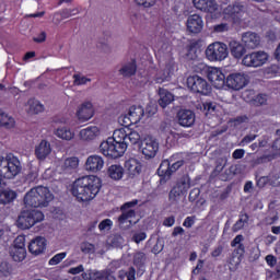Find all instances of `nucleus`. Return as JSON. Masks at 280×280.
I'll return each instance as SVG.
<instances>
[{"label": "nucleus", "instance_id": "f257e3e1", "mask_svg": "<svg viewBox=\"0 0 280 280\" xmlns=\"http://www.w3.org/2000/svg\"><path fill=\"white\" fill-rule=\"evenodd\" d=\"M102 189V179L97 176H83L78 178L72 186L71 192L80 202L93 200Z\"/></svg>", "mask_w": 280, "mask_h": 280}, {"label": "nucleus", "instance_id": "f03ea898", "mask_svg": "<svg viewBox=\"0 0 280 280\" xmlns=\"http://www.w3.org/2000/svg\"><path fill=\"white\" fill-rule=\"evenodd\" d=\"M25 207L32 209H45L54 200V194L45 186H37L31 188L24 196Z\"/></svg>", "mask_w": 280, "mask_h": 280}, {"label": "nucleus", "instance_id": "7ed1b4c3", "mask_svg": "<svg viewBox=\"0 0 280 280\" xmlns=\"http://www.w3.org/2000/svg\"><path fill=\"white\" fill-rule=\"evenodd\" d=\"M23 166H21V161L14 154L9 153L5 158H0V191L3 189V179L12 180L16 178Z\"/></svg>", "mask_w": 280, "mask_h": 280}, {"label": "nucleus", "instance_id": "20e7f679", "mask_svg": "<svg viewBox=\"0 0 280 280\" xmlns=\"http://www.w3.org/2000/svg\"><path fill=\"white\" fill-rule=\"evenodd\" d=\"M45 220V214H43L39 210H24L20 213L16 220L18 229H22V231H27L38 224V222H43Z\"/></svg>", "mask_w": 280, "mask_h": 280}, {"label": "nucleus", "instance_id": "39448f33", "mask_svg": "<svg viewBox=\"0 0 280 280\" xmlns=\"http://www.w3.org/2000/svg\"><path fill=\"white\" fill-rule=\"evenodd\" d=\"M126 150H128V144L125 142L106 140L100 144V152L109 159H119L120 156H124Z\"/></svg>", "mask_w": 280, "mask_h": 280}, {"label": "nucleus", "instance_id": "423d86ee", "mask_svg": "<svg viewBox=\"0 0 280 280\" xmlns=\"http://www.w3.org/2000/svg\"><path fill=\"white\" fill-rule=\"evenodd\" d=\"M228 57L229 47L224 43H212L206 49V58H208L210 62H222V60H226Z\"/></svg>", "mask_w": 280, "mask_h": 280}, {"label": "nucleus", "instance_id": "0eeeda50", "mask_svg": "<svg viewBox=\"0 0 280 280\" xmlns=\"http://www.w3.org/2000/svg\"><path fill=\"white\" fill-rule=\"evenodd\" d=\"M137 205H139V200L135 199L124 203L120 207V211H122V213L118 217V226L120 229H130V226H132V221H130V218H135L137 215V212H135L132 209L133 207H137Z\"/></svg>", "mask_w": 280, "mask_h": 280}, {"label": "nucleus", "instance_id": "6e6552de", "mask_svg": "<svg viewBox=\"0 0 280 280\" xmlns=\"http://www.w3.org/2000/svg\"><path fill=\"white\" fill-rule=\"evenodd\" d=\"M199 69H201L203 73H207V78L214 89H224V85L226 84V77L222 70L218 68H209L205 63H200Z\"/></svg>", "mask_w": 280, "mask_h": 280}, {"label": "nucleus", "instance_id": "1a4fd4ad", "mask_svg": "<svg viewBox=\"0 0 280 280\" xmlns=\"http://www.w3.org/2000/svg\"><path fill=\"white\" fill-rule=\"evenodd\" d=\"M145 116V109L141 105H132L129 107L127 114L119 117V122L128 128V126H132V124H139L141 119Z\"/></svg>", "mask_w": 280, "mask_h": 280}, {"label": "nucleus", "instance_id": "9d476101", "mask_svg": "<svg viewBox=\"0 0 280 280\" xmlns=\"http://www.w3.org/2000/svg\"><path fill=\"white\" fill-rule=\"evenodd\" d=\"M187 86L192 93H199L200 95H209L211 93V85L202 77H188Z\"/></svg>", "mask_w": 280, "mask_h": 280}, {"label": "nucleus", "instance_id": "9b49d317", "mask_svg": "<svg viewBox=\"0 0 280 280\" xmlns=\"http://www.w3.org/2000/svg\"><path fill=\"white\" fill-rule=\"evenodd\" d=\"M225 85L228 89H232L233 91H240L244 89V86L248 85V74L243 72H233L226 77Z\"/></svg>", "mask_w": 280, "mask_h": 280}, {"label": "nucleus", "instance_id": "f8f14e48", "mask_svg": "<svg viewBox=\"0 0 280 280\" xmlns=\"http://www.w3.org/2000/svg\"><path fill=\"white\" fill-rule=\"evenodd\" d=\"M266 62H268V54L261 50L247 54L242 59L244 67H264Z\"/></svg>", "mask_w": 280, "mask_h": 280}, {"label": "nucleus", "instance_id": "ddd939ff", "mask_svg": "<svg viewBox=\"0 0 280 280\" xmlns=\"http://www.w3.org/2000/svg\"><path fill=\"white\" fill-rule=\"evenodd\" d=\"M140 150L148 161L154 159L159 154V140L152 137H147L141 140Z\"/></svg>", "mask_w": 280, "mask_h": 280}, {"label": "nucleus", "instance_id": "4468645a", "mask_svg": "<svg viewBox=\"0 0 280 280\" xmlns=\"http://www.w3.org/2000/svg\"><path fill=\"white\" fill-rule=\"evenodd\" d=\"M183 165H185L184 160H179L174 163H172V161L170 160H164L158 168V174L159 176H163L164 178H170V176H172V174H174L175 172H178V170H180Z\"/></svg>", "mask_w": 280, "mask_h": 280}, {"label": "nucleus", "instance_id": "2eb2a0df", "mask_svg": "<svg viewBox=\"0 0 280 280\" xmlns=\"http://www.w3.org/2000/svg\"><path fill=\"white\" fill-rule=\"evenodd\" d=\"M85 170L86 172H92L93 174L102 172V170H104V158L97 154L90 155L85 161Z\"/></svg>", "mask_w": 280, "mask_h": 280}, {"label": "nucleus", "instance_id": "dca6fc26", "mask_svg": "<svg viewBox=\"0 0 280 280\" xmlns=\"http://www.w3.org/2000/svg\"><path fill=\"white\" fill-rule=\"evenodd\" d=\"M177 121L184 128H191L196 124V114L191 109H180L177 113Z\"/></svg>", "mask_w": 280, "mask_h": 280}, {"label": "nucleus", "instance_id": "f3484780", "mask_svg": "<svg viewBox=\"0 0 280 280\" xmlns=\"http://www.w3.org/2000/svg\"><path fill=\"white\" fill-rule=\"evenodd\" d=\"M242 43L245 49H257L261 44V37L255 32H245L242 34Z\"/></svg>", "mask_w": 280, "mask_h": 280}, {"label": "nucleus", "instance_id": "a211bd4d", "mask_svg": "<svg viewBox=\"0 0 280 280\" xmlns=\"http://www.w3.org/2000/svg\"><path fill=\"white\" fill-rule=\"evenodd\" d=\"M192 4L196 10L208 14H215L218 10V2L215 0H192Z\"/></svg>", "mask_w": 280, "mask_h": 280}, {"label": "nucleus", "instance_id": "6ab92c4d", "mask_svg": "<svg viewBox=\"0 0 280 280\" xmlns=\"http://www.w3.org/2000/svg\"><path fill=\"white\" fill-rule=\"evenodd\" d=\"M202 27H205V23L202 22V18L198 14H192L187 19V30L191 34H200L202 32Z\"/></svg>", "mask_w": 280, "mask_h": 280}, {"label": "nucleus", "instance_id": "aec40b11", "mask_svg": "<svg viewBox=\"0 0 280 280\" xmlns=\"http://www.w3.org/2000/svg\"><path fill=\"white\" fill-rule=\"evenodd\" d=\"M47 248V240L43 236H37L31 241L28 244V250L32 255H42Z\"/></svg>", "mask_w": 280, "mask_h": 280}, {"label": "nucleus", "instance_id": "412c9836", "mask_svg": "<svg viewBox=\"0 0 280 280\" xmlns=\"http://www.w3.org/2000/svg\"><path fill=\"white\" fill-rule=\"evenodd\" d=\"M125 171L129 178H135L141 174V163L136 159H130L125 162Z\"/></svg>", "mask_w": 280, "mask_h": 280}, {"label": "nucleus", "instance_id": "4be33fe9", "mask_svg": "<svg viewBox=\"0 0 280 280\" xmlns=\"http://www.w3.org/2000/svg\"><path fill=\"white\" fill-rule=\"evenodd\" d=\"M49 154H51V144L47 140H43L35 148V155L39 161H45Z\"/></svg>", "mask_w": 280, "mask_h": 280}, {"label": "nucleus", "instance_id": "5701e85b", "mask_svg": "<svg viewBox=\"0 0 280 280\" xmlns=\"http://www.w3.org/2000/svg\"><path fill=\"white\" fill-rule=\"evenodd\" d=\"M224 14L233 19L235 23L242 19V12H244V5L242 4H230L224 9Z\"/></svg>", "mask_w": 280, "mask_h": 280}, {"label": "nucleus", "instance_id": "b1692460", "mask_svg": "<svg viewBox=\"0 0 280 280\" xmlns=\"http://www.w3.org/2000/svg\"><path fill=\"white\" fill-rule=\"evenodd\" d=\"M77 115L81 121H89L93 117V104L91 102L83 103Z\"/></svg>", "mask_w": 280, "mask_h": 280}, {"label": "nucleus", "instance_id": "393cba45", "mask_svg": "<svg viewBox=\"0 0 280 280\" xmlns=\"http://www.w3.org/2000/svg\"><path fill=\"white\" fill-rule=\"evenodd\" d=\"M159 96L160 98L158 102L161 108H167V106L174 102V94L163 88L159 89Z\"/></svg>", "mask_w": 280, "mask_h": 280}, {"label": "nucleus", "instance_id": "a878e982", "mask_svg": "<svg viewBox=\"0 0 280 280\" xmlns=\"http://www.w3.org/2000/svg\"><path fill=\"white\" fill-rule=\"evenodd\" d=\"M230 51L233 56V58H236V60H240L246 54V47L244 44L236 42V40H231L230 42Z\"/></svg>", "mask_w": 280, "mask_h": 280}, {"label": "nucleus", "instance_id": "bb28decb", "mask_svg": "<svg viewBox=\"0 0 280 280\" xmlns=\"http://www.w3.org/2000/svg\"><path fill=\"white\" fill-rule=\"evenodd\" d=\"M242 242H244V235L238 234L234 237V240L231 242V246L233 248H235V246H237L236 249H234L233 255H237V258L240 259L241 257H244V253H246L244 244H242Z\"/></svg>", "mask_w": 280, "mask_h": 280}, {"label": "nucleus", "instance_id": "cd10ccee", "mask_svg": "<svg viewBox=\"0 0 280 280\" xmlns=\"http://www.w3.org/2000/svg\"><path fill=\"white\" fill-rule=\"evenodd\" d=\"M97 135H100V129L96 126L88 127L80 131V139H82V141H93Z\"/></svg>", "mask_w": 280, "mask_h": 280}, {"label": "nucleus", "instance_id": "c85d7f7f", "mask_svg": "<svg viewBox=\"0 0 280 280\" xmlns=\"http://www.w3.org/2000/svg\"><path fill=\"white\" fill-rule=\"evenodd\" d=\"M78 165H80V160L78 158H68L65 160L61 170L65 172V174H71L73 170H78Z\"/></svg>", "mask_w": 280, "mask_h": 280}, {"label": "nucleus", "instance_id": "c756f323", "mask_svg": "<svg viewBox=\"0 0 280 280\" xmlns=\"http://www.w3.org/2000/svg\"><path fill=\"white\" fill-rule=\"evenodd\" d=\"M174 187L185 195L191 189V178L189 175H184L177 180Z\"/></svg>", "mask_w": 280, "mask_h": 280}, {"label": "nucleus", "instance_id": "7c9ffc66", "mask_svg": "<svg viewBox=\"0 0 280 280\" xmlns=\"http://www.w3.org/2000/svg\"><path fill=\"white\" fill-rule=\"evenodd\" d=\"M119 73L122 78H132V75L137 73V62L132 60L131 62L124 65L119 70Z\"/></svg>", "mask_w": 280, "mask_h": 280}, {"label": "nucleus", "instance_id": "2f4dec72", "mask_svg": "<svg viewBox=\"0 0 280 280\" xmlns=\"http://www.w3.org/2000/svg\"><path fill=\"white\" fill-rule=\"evenodd\" d=\"M107 174L113 180H121V178H124V167H121V165L114 164L108 167Z\"/></svg>", "mask_w": 280, "mask_h": 280}, {"label": "nucleus", "instance_id": "473e14b6", "mask_svg": "<svg viewBox=\"0 0 280 280\" xmlns=\"http://www.w3.org/2000/svg\"><path fill=\"white\" fill-rule=\"evenodd\" d=\"M109 141H116L118 143H125L128 145V132H126V129L120 128L116 129L113 133L112 138H108Z\"/></svg>", "mask_w": 280, "mask_h": 280}, {"label": "nucleus", "instance_id": "72a5a7b5", "mask_svg": "<svg viewBox=\"0 0 280 280\" xmlns=\"http://www.w3.org/2000/svg\"><path fill=\"white\" fill-rule=\"evenodd\" d=\"M249 219L250 217L248 215V213L242 211L238 215V220L232 226L233 233H237V231H242V229L246 226V223L248 222Z\"/></svg>", "mask_w": 280, "mask_h": 280}, {"label": "nucleus", "instance_id": "f704fd0d", "mask_svg": "<svg viewBox=\"0 0 280 280\" xmlns=\"http://www.w3.org/2000/svg\"><path fill=\"white\" fill-rule=\"evenodd\" d=\"M124 242H125L124 236H121L120 234H112L107 238V244L112 248H121L124 246Z\"/></svg>", "mask_w": 280, "mask_h": 280}, {"label": "nucleus", "instance_id": "c9c22d12", "mask_svg": "<svg viewBox=\"0 0 280 280\" xmlns=\"http://www.w3.org/2000/svg\"><path fill=\"white\" fill-rule=\"evenodd\" d=\"M10 257H12L13 261H23L25 259V255L27 252L25 248H16V247H10Z\"/></svg>", "mask_w": 280, "mask_h": 280}, {"label": "nucleus", "instance_id": "e433bc0d", "mask_svg": "<svg viewBox=\"0 0 280 280\" xmlns=\"http://www.w3.org/2000/svg\"><path fill=\"white\" fill-rule=\"evenodd\" d=\"M16 198V192L13 190H3L0 192V205H10Z\"/></svg>", "mask_w": 280, "mask_h": 280}, {"label": "nucleus", "instance_id": "4c0bfd02", "mask_svg": "<svg viewBox=\"0 0 280 280\" xmlns=\"http://www.w3.org/2000/svg\"><path fill=\"white\" fill-rule=\"evenodd\" d=\"M148 259V256H145V253L143 252H137L133 254V266L138 268V270H141L145 266V261Z\"/></svg>", "mask_w": 280, "mask_h": 280}, {"label": "nucleus", "instance_id": "58836bf2", "mask_svg": "<svg viewBox=\"0 0 280 280\" xmlns=\"http://www.w3.org/2000/svg\"><path fill=\"white\" fill-rule=\"evenodd\" d=\"M14 119L8 114L0 110V126L10 130L14 126Z\"/></svg>", "mask_w": 280, "mask_h": 280}, {"label": "nucleus", "instance_id": "ea45409f", "mask_svg": "<svg viewBox=\"0 0 280 280\" xmlns=\"http://www.w3.org/2000/svg\"><path fill=\"white\" fill-rule=\"evenodd\" d=\"M226 163H229V159L226 156L218 158L215 161V167L213 170L214 176H220L224 167H226Z\"/></svg>", "mask_w": 280, "mask_h": 280}, {"label": "nucleus", "instance_id": "a19ab883", "mask_svg": "<svg viewBox=\"0 0 280 280\" xmlns=\"http://www.w3.org/2000/svg\"><path fill=\"white\" fill-rule=\"evenodd\" d=\"M54 135L59 139H63L65 141H71L73 139V132L67 128H58L54 131Z\"/></svg>", "mask_w": 280, "mask_h": 280}, {"label": "nucleus", "instance_id": "79ce46f5", "mask_svg": "<svg viewBox=\"0 0 280 280\" xmlns=\"http://www.w3.org/2000/svg\"><path fill=\"white\" fill-rule=\"evenodd\" d=\"M180 196H185V194L180 192L178 188L174 186L168 194V200L171 205H178L180 201Z\"/></svg>", "mask_w": 280, "mask_h": 280}, {"label": "nucleus", "instance_id": "37998d69", "mask_svg": "<svg viewBox=\"0 0 280 280\" xmlns=\"http://www.w3.org/2000/svg\"><path fill=\"white\" fill-rule=\"evenodd\" d=\"M172 77V72L170 71V68L164 69L163 73H159L155 78V82L158 84H163V82H168L170 78Z\"/></svg>", "mask_w": 280, "mask_h": 280}, {"label": "nucleus", "instance_id": "c03bdc74", "mask_svg": "<svg viewBox=\"0 0 280 280\" xmlns=\"http://www.w3.org/2000/svg\"><path fill=\"white\" fill-rule=\"evenodd\" d=\"M141 141V135L138 131H130L127 133V145L131 143V145H137V142Z\"/></svg>", "mask_w": 280, "mask_h": 280}, {"label": "nucleus", "instance_id": "a18cd8bd", "mask_svg": "<svg viewBox=\"0 0 280 280\" xmlns=\"http://www.w3.org/2000/svg\"><path fill=\"white\" fill-rule=\"evenodd\" d=\"M73 84L74 86H82L83 84H86V82H91V79L81 75V74H73Z\"/></svg>", "mask_w": 280, "mask_h": 280}, {"label": "nucleus", "instance_id": "49530a36", "mask_svg": "<svg viewBox=\"0 0 280 280\" xmlns=\"http://www.w3.org/2000/svg\"><path fill=\"white\" fill-rule=\"evenodd\" d=\"M80 248H81V252L84 253L85 255L95 253V245L89 242L81 243Z\"/></svg>", "mask_w": 280, "mask_h": 280}, {"label": "nucleus", "instance_id": "de8ad7c7", "mask_svg": "<svg viewBox=\"0 0 280 280\" xmlns=\"http://www.w3.org/2000/svg\"><path fill=\"white\" fill-rule=\"evenodd\" d=\"M10 272H12V267L10 266V262L8 261L0 262V275L2 277H8L10 276Z\"/></svg>", "mask_w": 280, "mask_h": 280}, {"label": "nucleus", "instance_id": "09e8293b", "mask_svg": "<svg viewBox=\"0 0 280 280\" xmlns=\"http://www.w3.org/2000/svg\"><path fill=\"white\" fill-rule=\"evenodd\" d=\"M267 103L268 96H266L265 94H258L254 98V106H266Z\"/></svg>", "mask_w": 280, "mask_h": 280}, {"label": "nucleus", "instance_id": "8fccbe9b", "mask_svg": "<svg viewBox=\"0 0 280 280\" xmlns=\"http://www.w3.org/2000/svg\"><path fill=\"white\" fill-rule=\"evenodd\" d=\"M30 110L31 113H35V115H38V113H43V110H45V107L43 106V104H40V102L35 101L31 104Z\"/></svg>", "mask_w": 280, "mask_h": 280}, {"label": "nucleus", "instance_id": "3c124183", "mask_svg": "<svg viewBox=\"0 0 280 280\" xmlns=\"http://www.w3.org/2000/svg\"><path fill=\"white\" fill-rule=\"evenodd\" d=\"M205 115H211V113H215V103L206 102L202 104Z\"/></svg>", "mask_w": 280, "mask_h": 280}, {"label": "nucleus", "instance_id": "603ef678", "mask_svg": "<svg viewBox=\"0 0 280 280\" xmlns=\"http://www.w3.org/2000/svg\"><path fill=\"white\" fill-rule=\"evenodd\" d=\"M110 276V270L105 269L102 271L94 272V280H107Z\"/></svg>", "mask_w": 280, "mask_h": 280}, {"label": "nucleus", "instance_id": "864d4df0", "mask_svg": "<svg viewBox=\"0 0 280 280\" xmlns=\"http://www.w3.org/2000/svg\"><path fill=\"white\" fill-rule=\"evenodd\" d=\"M75 14H80V10L65 9L61 11V19H70V16H75Z\"/></svg>", "mask_w": 280, "mask_h": 280}, {"label": "nucleus", "instance_id": "5fc2aeb1", "mask_svg": "<svg viewBox=\"0 0 280 280\" xmlns=\"http://www.w3.org/2000/svg\"><path fill=\"white\" fill-rule=\"evenodd\" d=\"M67 257V253H59L49 260V266H58L62 259Z\"/></svg>", "mask_w": 280, "mask_h": 280}, {"label": "nucleus", "instance_id": "6e6d98bb", "mask_svg": "<svg viewBox=\"0 0 280 280\" xmlns=\"http://www.w3.org/2000/svg\"><path fill=\"white\" fill-rule=\"evenodd\" d=\"M145 237H148V234H145V232H137L132 235L131 240L136 244H141V242H143Z\"/></svg>", "mask_w": 280, "mask_h": 280}, {"label": "nucleus", "instance_id": "4d7b16f0", "mask_svg": "<svg viewBox=\"0 0 280 280\" xmlns=\"http://www.w3.org/2000/svg\"><path fill=\"white\" fill-rule=\"evenodd\" d=\"M113 228V221L110 219H105L98 224L100 231H110Z\"/></svg>", "mask_w": 280, "mask_h": 280}, {"label": "nucleus", "instance_id": "13d9d810", "mask_svg": "<svg viewBox=\"0 0 280 280\" xmlns=\"http://www.w3.org/2000/svg\"><path fill=\"white\" fill-rule=\"evenodd\" d=\"M233 173L231 171V167L226 168L223 173L219 174V178L220 180L226 182V180H231L233 178Z\"/></svg>", "mask_w": 280, "mask_h": 280}, {"label": "nucleus", "instance_id": "bf43d9fd", "mask_svg": "<svg viewBox=\"0 0 280 280\" xmlns=\"http://www.w3.org/2000/svg\"><path fill=\"white\" fill-rule=\"evenodd\" d=\"M156 105L155 104H149L145 107L144 115L145 117H152V115H156Z\"/></svg>", "mask_w": 280, "mask_h": 280}, {"label": "nucleus", "instance_id": "052dcab7", "mask_svg": "<svg viewBox=\"0 0 280 280\" xmlns=\"http://www.w3.org/2000/svg\"><path fill=\"white\" fill-rule=\"evenodd\" d=\"M164 246L165 245L163 244V241L161 238H158L155 245L152 248V253L154 255H159V253L163 250Z\"/></svg>", "mask_w": 280, "mask_h": 280}, {"label": "nucleus", "instance_id": "680f3d73", "mask_svg": "<svg viewBox=\"0 0 280 280\" xmlns=\"http://www.w3.org/2000/svg\"><path fill=\"white\" fill-rule=\"evenodd\" d=\"M136 3L142 8H152L156 3V0H136Z\"/></svg>", "mask_w": 280, "mask_h": 280}, {"label": "nucleus", "instance_id": "e2e57ef3", "mask_svg": "<svg viewBox=\"0 0 280 280\" xmlns=\"http://www.w3.org/2000/svg\"><path fill=\"white\" fill-rule=\"evenodd\" d=\"M11 248H25V237L23 236H18L15 240H14V245L13 247Z\"/></svg>", "mask_w": 280, "mask_h": 280}, {"label": "nucleus", "instance_id": "0e129e2a", "mask_svg": "<svg viewBox=\"0 0 280 280\" xmlns=\"http://www.w3.org/2000/svg\"><path fill=\"white\" fill-rule=\"evenodd\" d=\"M198 196H200L199 188H192L188 196L189 202H195V200H198Z\"/></svg>", "mask_w": 280, "mask_h": 280}, {"label": "nucleus", "instance_id": "69168bd1", "mask_svg": "<svg viewBox=\"0 0 280 280\" xmlns=\"http://www.w3.org/2000/svg\"><path fill=\"white\" fill-rule=\"evenodd\" d=\"M248 116H237L232 120V124H234L235 127L242 126V124H247Z\"/></svg>", "mask_w": 280, "mask_h": 280}, {"label": "nucleus", "instance_id": "338daca9", "mask_svg": "<svg viewBox=\"0 0 280 280\" xmlns=\"http://www.w3.org/2000/svg\"><path fill=\"white\" fill-rule=\"evenodd\" d=\"M137 269L135 267H129L128 271L125 273V277H127V280H137Z\"/></svg>", "mask_w": 280, "mask_h": 280}, {"label": "nucleus", "instance_id": "774afa93", "mask_svg": "<svg viewBox=\"0 0 280 280\" xmlns=\"http://www.w3.org/2000/svg\"><path fill=\"white\" fill-rule=\"evenodd\" d=\"M267 276L272 279H280V261L278 262L277 267H276V271H267Z\"/></svg>", "mask_w": 280, "mask_h": 280}]
</instances>
